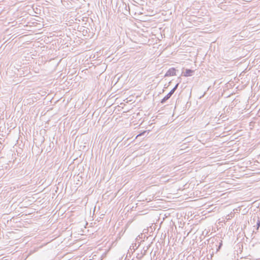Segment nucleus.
<instances>
[{"mask_svg": "<svg viewBox=\"0 0 260 260\" xmlns=\"http://www.w3.org/2000/svg\"><path fill=\"white\" fill-rule=\"evenodd\" d=\"M122 5H123V6H124L125 8H126V4L123 3V4H122Z\"/></svg>", "mask_w": 260, "mask_h": 260, "instance_id": "nucleus-8", "label": "nucleus"}, {"mask_svg": "<svg viewBox=\"0 0 260 260\" xmlns=\"http://www.w3.org/2000/svg\"><path fill=\"white\" fill-rule=\"evenodd\" d=\"M148 249V247L147 246L146 249H144V252L143 253H142V252H141V253H140V254H138V255L137 256V258L139 259H141L143 257V256L146 254L147 250Z\"/></svg>", "mask_w": 260, "mask_h": 260, "instance_id": "nucleus-6", "label": "nucleus"}, {"mask_svg": "<svg viewBox=\"0 0 260 260\" xmlns=\"http://www.w3.org/2000/svg\"><path fill=\"white\" fill-rule=\"evenodd\" d=\"M176 70L174 68L169 69L165 75V77H170L176 75Z\"/></svg>", "mask_w": 260, "mask_h": 260, "instance_id": "nucleus-3", "label": "nucleus"}, {"mask_svg": "<svg viewBox=\"0 0 260 260\" xmlns=\"http://www.w3.org/2000/svg\"><path fill=\"white\" fill-rule=\"evenodd\" d=\"M257 220L256 224V225H255L256 231H253L252 234L253 233L256 234L258 232V230H259V229L260 228V217L257 216Z\"/></svg>", "mask_w": 260, "mask_h": 260, "instance_id": "nucleus-4", "label": "nucleus"}, {"mask_svg": "<svg viewBox=\"0 0 260 260\" xmlns=\"http://www.w3.org/2000/svg\"><path fill=\"white\" fill-rule=\"evenodd\" d=\"M194 71L191 69H186L184 76L185 77L191 76Z\"/></svg>", "mask_w": 260, "mask_h": 260, "instance_id": "nucleus-5", "label": "nucleus"}, {"mask_svg": "<svg viewBox=\"0 0 260 260\" xmlns=\"http://www.w3.org/2000/svg\"><path fill=\"white\" fill-rule=\"evenodd\" d=\"M178 85L179 83L176 84L175 87L161 100V104H165L166 102V101L171 97V96L173 94L176 90L177 89Z\"/></svg>", "mask_w": 260, "mask_h": 260, "instance_id": "nucleus-2", "label": "nucleus"}, {"mask_svg": "<svg viewBox=\"0 0 260 260\" xmlns=\"http://www.w3.org/2000/svg\"><path fill=\"white\" fill-rule=\"evenodd\" d=\"M146 133V132L145 131V132H143V133H142L140 134L138 136H142V135H144V133Z\"/></svg>", "mask_w": 260, "mask_h": 260, "instance_id": "nucleus-7", "label": "nucleus"}, {"mask_svg": "<svg viewBox=\"0 0 260 260\" xmlns=\"http://www.w3.org/2000/svg\"><path fill=\"white\" fill-rule=\"evenodd\" d=\"M222 246V240H216V242H212L211 243L212 250V254H213L214 251L215 250V252H217L219 251Z\"/></svg>", "mask_w": 260, "mask_h": 260, "instance_id": "nucleus-1", "label": "nucleus"}]
</instances>
